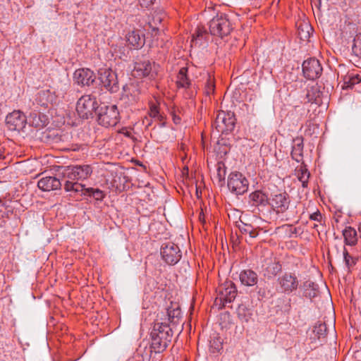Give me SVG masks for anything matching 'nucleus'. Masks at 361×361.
Returning <instances> with one entry per match:
<instances>
[{
	"mask_svg": "<svg viewBox=\"0 0 361 361\" xmlns=\"http://www.w3.org/2000/svg\"><path fill=\"white\" fill-rule=\"evenodd\" d=\"M159 114H160V113L159 111L158 107L156 105H152L150 106V110L149 112V115L150 118L154 119L157 116H159Z\"/></svg>",
	"mask_w": 361,
	"mask_h": 361,
	"instance_id": "obj_44",
	"label": "nucleus"
},
{
	"mask_svg": "<svg viewBox=\"0 0 361 361\" xmlns=\"http://www.w3.org/2000/svg\"><path fill=\"white\" fill-rule=\"evenodd\" d=\"M202 219H204L203 214H200V219L202 220Z\"/></svg>",
	"mask_w": 361,
	"mask_h": 361,
	"instance_id": "obj_52",
	"label": "nucleus"
},
{
	"mask_svg": "<svg viewBox=\"0 0 361 361\" xmlns=\"http://www.w3.org/2000/svg\"><path fill=\"white\" fill-rule=\"evenodd\" d=\"M343 84L342 85L343 89L352 88L355 85L361 82L360 75L353 72H348L345 75H341Z\"/></svg>",
	"mask_w": 361,
	"mask_h": 361,
	"instance_id": "obj_21",
	"label": "nucleus"
},
{
	"mask_svg": "<svg viewBox=\"0 0 361 361\" xmlns=\"http://www.w3.org/2000/svg\"><path fill=\"white\" fill-rule=\"evenodd\" d=\"M344 242L346 245L354 246L357 243V234L355 228L351 226L346 227L343 231Z\"/></svg>",
	"mask_w": 361,
	"mask_h": 361,
	"instance_id": "obj_23",
	"label": "nucleus"
},
{
	"mask_svg": "<svg viewBox=\"0 0 361 361\" xmlns=\"http://www.w3.org/2000/svg\"><path fill=\"white\" fill-rule=\"evenodd\" d=\"M343 257L345 264L348 269L353 267L356 264V259L353 258L345 249H344L343 251Z\"/></svg>",
	"mask_w": 361,
	"mask_h": 361,
	"instance_id": "obj_39",
	"label": "nucleus"
},
{
	"mask_svg": "<svg viewBox=\"0 0 361 361\" xmlns=\"http://www.w3.org/2000/svg\"><path fill=\"white\" fill-rule=\"evenodd\" d=\"M6 123L11 130H20L26 123V117L20 111H13L7 115Z\"/></svg>",
	"mask_w": 361,
	"mask_h": 361,
	"instance_id": "obj_14",
	"label": "nucleus"
},
{
	"mask_svg": "<svg viewBox=\"0 0 361 361\" xmlns=\"http://www.w3.org/2000/svg\"><path fill=\"white\" fill-rule=\"evenodd\" d=\"M249 199L255 207H265L269 203L267 195L260 190H256L250 193Z\"/></svg>",
	"mask_w": 361,
	"mask_h": 361,
	"instance_id": "obj_20",
	"label": "nucleus"
},
{
	"mask_svg": "<svg viewBox=\"0 0 361 361\" xmlns=\"http://www.w3.org/2000/svg\"><path fill=\"white\" fill-rule=\"evenodd\" d=\"M235 121L233 112L221 111L218 113L214 126L219 133L228 134L233 130Z\"/></svg>",
	"mask_w": 361,
	"mask_h": 361,
	"instance_id": "obj_5",
	"label": "nucleus"
},
{
	"mask_svg": "<svg viewBox=\"0 0 361 361\" xmlns=\"http://www.w3.org/2000/svg\"><path fill=\"white\" fill-rule=\"evenodd\" d=\"M155 0H139L140 4L142 7L147 8L154 4Z\"/></svg>",
	"mask_w": 361,
	"mask_h": 361,
	"instance_id": "obj_45",
	"label": "nucleus"
},
{
	"mask_svg": "<svg viewBox=\"0 0 361 361\" xmlns=\"http://www.w3.org/2000/svg\"><path fill=\"white\" fill-rule=\"evenodd\" d=\"M304 294L310 298H314L319 293L318 285L311 281H307L303 284Z\"/></svg>",
	"mask_w": 361,
	"mask_h": 361,
	"instance_id": "obj_28",
	"label": "nucleus"
},
{
	"mask_svg": "<svg viewBox=\"0 0 361 361\" xmlns=\"http://www.w3.org/2000/svg\"><path fill=\"white\" fill-rule=\"evenodd\" d=\"M239 279L242 284L252 286L257 283L258 276L251 269L243 270L240 273Z\"/></svg>",
	"mask_w": 361,
	"mask_h": 361,
	"instance_id": "obj_18",
	"label": "nucleus"
},
{
	"mask_svg": "<svg viewBox=\"0 0 361 361\" xmlns=\"http://www.w3.org/2000/svg\"><path fill=\"white\" fill-rule=\"evenodd\" d=\"M196 192H197V195H198V194H200V192H198V190H196Z\"/></svg>",
	"mask_w": 361,
	"mask_h": 361,
	"instance_id": "obj_55",
	"label": "nucleus"
},
{
	"mask_svg": "<svg viewBox=\"0 0 361 361\" xmlns=\"http://www.w3.org/2000/svg\"><path fill=\"white\" fill-rule=\"evenodd\" d=\"M296 174L298 179L302 183V188H307L310 173L307 169V166L305 165L300 166V168L296 170Z\"/></svg>",
	"mask_w": 361,
	"mask_h": 361,
	"instance_id": "obj_29",
	"label": "nucleus"
},
{
	"mask_svg": "<svg viewBox=\"0 0 361 361\" xmlns=\"http://www.w3.org/2000/svg\"><path fill=\"white\" fill-rule=\"evenodd\" d=\"M358 231H359V233H360V238H361V223H360V225H359Z\"/></svg>",
	"mask_w": 361,
	"mask_h": 361,
	"instance_id": "obj_50",
	"label": "nucleus"
},
{
	"mask_svg": "<svg viewBox=\"0 0 361 361\" xmlns=\"http://www.w3.org/2000/svg\"><path fill=\"white\" fill-rule=\"evenodd\" d=\"M231 30V24L227 16L224 13L217 14L209 22V31L212 35L223 38L228 36Z\"/></svg>",
	"mask_w": 361,
	"mask_h": 361,
	"instance_id": "obj_4",
	"label": "nucleus"
},
{
	"mask_svg": "<svg viewBox=\"0 0 361 361\" xmlns=\"http://www.w3.org/2000/svg\"><path fill=\"white\" fill-rule=\"evenodd\" d=\"M310 30H312L311 26L307 23H302L298 27V35L301 39L306 40L310 36Z\"/></svg>",
	"mask_w": 361,
	"mask_h": 361,
	"instance_id": "obj_35",
	"label": "nucleus"
},
{
	"mask_svg": "<svg viewBox=\"0 0 361 361\" xmlns=\"http://www.w3.org/2000/svg\"><path fill=\"white\" fill-rule=\"evenodd\" d=\"M207 35V31L203 27H197L195 30V34L192 35V40L197 41V39H201L204 38V36Z\"/></svg>",
	"mask_w": 361,
	"mask_h": 361,
	"instance_id": "obj_41",
	"label": "nucleus"
},
{
	"mask_svg": "<svg viewBox=\"0 0 361 361\" xmlns=\"http://www.w3.org/2000/svg\"><path fill=\"white\" fill-rule=\"evenodd\" d=\"M291 156L293 159L299 162L302 157L303 151V139L302 137H296L294 140Z\"/></svg>",
	"mask_w": 361,
	"mask_h": 361,
	"instance_id": "obj_24",
	"label": "nucleus"
},
{
	"mask_svg": "<svg viewBox=\"0 0 361 361\" xmlns=\"http://www.w3.org/2000/svg\"><path fill=\"white\" fill-rule=\"evenodd\" d=\"M353 54L358 59H361V33L356 35L352 46Z\"/></svg>",
	"mask_w": 361,
	"mask_h": 361,
	"instance_id": "obj_34",
	"label": "nucleus"
},
{
	"mask_svg": "<svg viewBox=\"0 0 361 361\" xmlns=\"http://www.w3.org/2000/svg\"><path fill=\"white\" fill-rule=\"evenodd\" d=\"M247 308L245 305H240L238 309V314L240 319H244L245 322L248 321V317L246 315L245 312Z\"/></svg>",
	"mask_w": 361,
	"mask_h": 361,
	"instance_id": "obj_42",
	"label": "nucleus"
},
{
	"mask_svg": "<svg viewBox=\"0 0 361 361\" xmlns=\"http://www.w3.org/2000/svg\"><path fill=\"white\" fill-rule=\"evenodd\" d=\"M310 218L312 220L320 221L322 219V215L319 212H314V213L310 215Z\"/></svg>",
	"mask_w": 361,
	"mask_h": 361,
	"instance_id": "obj_46",
	"label": "nucleus"
},
{
	"mask_svg": "<svg viewBox=\"0 0 361 361\" xmlns=\"http://www.w3.org/2000/svg\"><path fill=\"white\" fill-rule=\"evenodd\" d=\"M68 87V80L62 81L61 87L60 90L59 88L56 89V94L57 96H62L63 97L64 92L66 90L67 87Z\"/></svg>",
	"mask_w": 361,
	"mask_h": 361,
	"instance_id": "obj_43",
	"label": "nucleus"
},
{
	"mask_svg": "<svg viewBox=\"0 0 361 361\" xmlns=\"http://www.w3.org/2000/svg\"><path fill=\"white\" fill-rule=\"evenodd\" d=\"M30 124L35 128H42L47 124V116L39 112H32L29 116Z\"/></svg>",
	"mask_w": 361,
	"mask_h": 361,
	"instance_id": "obj_22",
	"label": "nucleus"
},
{
	"mask_svg": "<svg viewBox=\"0 0 361 361\" xmlns=\"http://www.w3.org/2000/svg\"><path fill=\"white\" fill-rule=\"evenodd\" d=\"M61 180L55 176H45L39 180L38 188L43 191H51L60 189Z\"/></svg>",
	"mask_w": 361,
	"mask_h": 361,
	"instance_id": "obj_17",
	"label": "nucleus"
},
{
	"mask_svg": "<svg viewBox=\"0 0 361 361\" xmlns=\"http://www.w3.org/2000/svg\"><path fill=\"white\" fill-rule=\"evenodd\" d=\"M321 92L317 86H312L307 89L306 97L308 102L317 103L318 99L320 97Z\"/></svg>",
	"mask_w": 361,
	"mask_h": 361,
	"instance_id": "obj_31",
	"label": "nucleus"
},
{
	"mask_svg": "<svg viewBox=\"0 0 361 361\" xmlns=\"http://www.w3.org/2000/svg\"><path fill=\"white\" fill-rule=\"evenodd\" d=\"M278 283L281 293L289 294L298 288L299 281L295 274L285 273L279 277Z\"/></svg>",
	"mask_w": 361,
	"mask_h": 361,
	"instance_id": "obj_13",
	"label": "nucleus"
},
{
	"mask_svg": "<svg viewBox=\"0 0 361 361\" xmlns=\"http://www.w3.org/2000/svg\"><path fill=\"white\" fill-rule=\"evenodd\" d=\"M92 173V169L90 165H75L65 167L62 176L63 178L80 180L88 178Z\"/></svg>",
	"mask_w": 361,
	"mask_h": 361,
	"instance_id": "obj_6",
	"label": "nucleus"
},
{
	"mask_svg": "<svg viewBox=\"0 0 361 361\" xmlns=\"http://www.w3.org/2000/svg\"><path fill=\"white\" fill-rule=\"evenodd\" d=\"M75 82L81 86H90L95 81L96 75L89 68H80L75 71L73 74Z\"/></svg>",
	"mask_w": 361,
	"mask_h": 361,
	"instance_id": "obj_15",
	"label": "nucleus"
},
{
	"mask_svg": "<svg viewBox=\"0 0 361 361\" xmlns=\"http://www.w3.org/2000/svg\"><path fill=\"white\" fill-rule=\"evenodd\" d=\"M180 314V310L177 307L173 310H167L166 311V318L164 319L163 322H167L169 325L170 324H175L178 322V318Z\"/></svg>",
	"mask_w": 361,
	"mask_h": 361,
	"instance_id": "obj_30",
	"label": "nucleus"
},
{
	"mask_svg": "<svg viewBox=\"0 0 361 361\" xmlns=\"http://www.w3.org/2000/svg\"><path fill=\"white\" fill-rule=\"evenodd\" d=\"M173 121L174 123L178 124L180 122V118L175 114L173 115Z\"/></svg>",
	"mask_w": 361,
	"mask_h": 361,
	"instance_id": "obj_49",
	"label": "nucleus"
},
{
	"mask_svg": "<svg viewBox=\"0 0 361 361\" xmlns=\"http://www.w3.org/2000/svg\"><path fill=\"white\" fill-rule=\"evenodd\" d=\"M126 40L128 44L135 49H138L144 44V39L140 37L137 31L129 32L126 35Z\"/></svg>",
	"mask_w": 361,
	"mask_h": 361,
	"instance_id": "obj_25",
	"label": "nucleus"
},
{
	"mask_svg": "<svg viewBox=\"0 0 361 361\" xmlns=\"http://www.w3.org/2000/svg\"><path fill=\"white\" fill-rule=\"evenodd\" d=\"M2 157L1 149L0 148V158Z\"/></svg>",
	"mask_w": 361,
	"mask_h": 361,
	"instance_id": "obj_54",
	"label": "nucleus"
},
{
	"mask_svg": "<svg viewBox=\"0 0 361 361\" xmlns=\"http://www.w3.org/2000/svg\"><path fill=\"white\" fill-rule=\"evenodd\" d=\"M160 253L162 259L169 265L177 264L182 256L179 247L171 242L164 244Z\"/></svg>",
	"mask_w": 361,
	"mask_h": 361,
	"instance_id": "obj_10",
	"label": "nucleus"
},
{
	"mask_svg": "<svg viewBox=\"0 0 361 361\" xmlns=\"http://www.w3.org/2000/svg\"><path fill=\"white\" fill-rule=\"evenodd\" d=\"M99 80L106 90L116 93L119 90L117 74L111 68H101L98 71Z\"/></svg>",
	"mask_w": 361,
	"mask_h": 361,
	"instance_id": "obj_7",
	"label": "nucleus"
},
{
	"mask_svg": "<svg viewBox=\"0 0 361 361\" xmlns=\"http://www.w3.org/2000/svg\"><path fill=\"white\" fill-rule=\"evenodd\" d=\"M302 68L304 77L312 80L319 78L323 71L319 61L315 58H310L305 60Z\"/></svg>",
	"mask_w": 361,
	"mask_h": 361,
	"instance_id": "obj_11",
	"label": "nucleus"
},
{
	"mask_svg": "<svg viewBox=\"0 0 361 361\" xmlns=\"http://www.w3.org/2000/svg\"><path fill=\"white\" fill-rule=\"evenodd\" d=\"M326 329L327 328L325 323H317L314 326L313 331L319 338L326 335Z\"/></svg>",
	"mask_w": 361,
	"mask_h": 361,
	"instance_id": "obj_36",
	"label": "nucleus"
},
{
	"mask_svg": "<svg viewBox=\"0 0 361 361\" xmlns=\"http://www.w3.org/2000/svg\"><path fill=\"white\" fill-rule=\"evenodd\" d=\"M210 348H212L213 353L219 352L222 349V341L219 337H214L210 341Z\"/></svg>",
	"mask_w": 361,
	"mask_h": 361,
	"instance_id": "obj_37",
	"label": "nucleus"
},
{
	"mask_svg": "<svg viewBox=\"0 0 361 361\" xmlns=\"http://www.w3.org/2000/svg\"><path fill=\"white\" fill-rule=\"evenodd\" d=\"M196 192H197V195H198V194H200V192H198V190H196Z\"/></svg>",
	"mask_w": 361,
	"mask_h": 361,
	"instance_id": "obj_56",
	"label": "nucleus"
},
{
	"mask_svg": "<svg viewBox=\"0 0 361 361\" xmlns=\"http://www.w3.org/2000/svg\"><path fill=\"white\" fill-rule=\"evenodd\" d=\"M238 228L241 233L249 234L251 238H256L259 234V231L256 228H254L250 224L241 222V224L238 225Z\"/></svg>",
	"mask_w": 361,
	"mask_h": 361,
	"instance_id": "obj_32",
	"label": "nucleus"
},
{
	"mask_svg": "<svg viewBox=\"0 0 361 361\" xmlns=\"http://www.w3.org/2000/svg\"><path fill=\"white\" fill-rule=\"evenodd\" d=\"M290 202L289 195L284 192L273 195L269 204L277 213H284L288 209Z\"/></svg>",
	"mask_w": 361,
	"mask_h": 361,
	"instance_id": "obj_16",
	"label": "nucleus"
},
{
	"mask_svg": "<svg viewBox=\"0 0 361 361\" xmlns=\"http://www.w3.org/2000/svg\"><path fill=\"white\" fill-rule=\"evenodd\" d=\"M64 179V189L66 192H73L75 193L81 192L83 195L85 188L84 185L71 179Z\"/></svg>",
	"mask_w": 361,
	"mask_h": 361,
	"instance_id": "obj_26",
	"label": "nucleus"
},
{
	"mask_svg": "<svg viewBox=\"0 0 361 361\" xmlns=\"http://www.w3.org/2000/svg\"><path fill=\"white\" fill-rule=\"evenodd\" d=\"M97 116L99 124L105 128L114 127L120 121L119 111L117 106L114 104L100 105Z\"/></svg>",
	"mask_w": 361,
	"mask_h": 361,
	"instance_id": "obj_2",
	"label": "nucleus"
},
{
	"mask_svg": "<svg viewBox=\"0 0 361 361\" xmlns=\"http://www.w3.org/2000/svg\"><path fill=\"white\" fill-rule=\"evenodd\" d=\"M188 68L183 67L180 69L177 75V86L182 88H188L191 84L187 75Z\"/></svg>",
	"mask_w": 361,
	"mask_h": 361,
	"instance_id": "obj_27",
	"label": "nucleus"
},
{
	"mask_svg": "<svg viewBox=\"0 0 361 361\" xmlns=\"http://www.w3.org/2000/svg\"><path fill=\"white\" fill-rule=\"evenodd\" d=\"M151 352L161 353L164 352L171 341L173 331L169 325L166 322H157L150 333Z\"/></svg>",
	"mask_w": 361,
	"mask_h": 361,
	"instance_id": "obj_1",
	"label": "nucleus"
},
{
	"mask_svg": "<svg viewBox=\"0 0 361 361\" xmlns=\"http://www.w3.org/2000/svg\"><path fill=\"white\" fill-rule=\"evenodd\" d=\"M228 188L236 195H243L248 189V180L240 172H232L228 178Z\"/></svg>",
	"mask_w": 361,
	"mask_h": 361,
	"instance_id": "obj_8",
	"label": "nucleus"
},
{
	"mask_svg": "<svg viewBox=\"0 0 361 361\" xmlns=\"http://www.w3.org/2000/svg\"><path fill=\"white\" fill-rule=\"evenodd\" d=\"M202 219H204L203 214H200V219L202 220Z\"/></svg>",
	"mask_w": 361,
	"mask_h": 361,
	"instance_id": "obj_51",
	"label": "nucleus"
},
{
	"mask_svg": "<svg viewBox=\"0 0 361 361\" xmlns=\"http://www.w3.org/2000/svg\"><path fill=\"white\" fill-rule=\"evenodd\" d=\"M154 119H156L160 122V123H159L160 127L165 126L166 123L164 121V116L162 114H159V116H157Z\"/></svg>",
	"mask_w": 361,
	"mask_h": 361,
	"instance_id": "obj_47",
	"label": "nucleus"
},
{
	"mask_svg": "<svg viewBox=\"0 0 361 361\" xmlns=\"http://www.w3.org/2000/svg\"><path fill=\"white\" fill-rule=\"evenodd\" d=\"M100 105L96 97L91 94L82 96L77 102L76 111L79 116L82 119H87L92 117L94 114L97 113Z\"/></svg>",
	"mask_w": 361,
	"mask_h": 361,
	"instance_id": "obj_3",
	"label": "nucleus"
},
{
	"mask_svg": "<svg viewBox=\"0 0 361 361\" xmlns=\"http://www.w3.org/2000/svg\"><path fill=\"white\" fill-rule=\"evenodd\" d=\"M290 219H291V216H286V221H288V220H290Z\"/></svg>",
	"mask_w": 361,
	"mask_h": 361,
	"instance_id": "obj_53",
	"label": "nucleus"
},
{
	"mask_svg": "<svg viewBox=\"0 0 361 361\" xmlns=\"http://www.w3.org/2000/svg\"><path fill=\"white\" fill-rule=\"evenodd\" d=\"M83 195L92 197L96 200H102L103 198L104 197V194L103 191L98 188H85Z\"/></svg>",
	"mask_w": 361,
	"mask_h": 361,
	"instance_id": "obj_33",
	"label": "nucleus"
},
{
	"mask_svg": "<svg viewBox=\"0 0 361 361\" xmlns=\"http://www.w3.org/2000/svg\"><path fill=\"white\" fill-rule=\"evenodd\" d=\"M214 89H215L214 82L209 77V79L207 80V82L205 85V90H204L205 94L207 95H210L211 94H213L214 92Z\"/></svg>",
	"mask_w": 361,
	"mask_h": 361,
	"instance_id": "obj_40",
	"label": "nucleus"
},
{
	"mask_svg": "<svg viewBox=\"0 0 361 361\" xmlns=\"http://www.w3.org/2000/svg\"><path fill=\"white\" fill-rule=\"evenodd\" d=\"M264 275L268 279L276 276L282 269L281 264L276 260H269L263 265Z\"/></svg>",
	"mask_w": 361,
	"mask_h": 361,
	"instance_id": "obj_19",
	"label": "nucleus"
},
{
	"mask_svg": "<svg viewBox=\"0 0 361 361\" xmlns=\"http://www.w3.org/2000/svg\"><path fill=\"white\" fill-rule=\"evenodd\" d=\"M159 68L158 64L148 60L137 61L135 63L133 75L137 77H148L149 79H154L158 75Z\"/></svg>",
	"mask_w": 361,
	"mask_h": 361,
	"instance_id": "obj_9",
	"label": "nucleus"
},
{
	"mask_svg": "<svg viewBox=\"0 0 361 361\" xmlns=\"http://www.w3.org/2000/svg\"><path fill=\"white\" fill-rule=\"evenodd\" d=\"M162 20L163 17L161 15L156 14L153 16L152 20L149 22V25L152 30H158L159 27H157V25L160 24Z\"/></svg>",
	"mask_w": 361,
	"mask_h": 361,
	"instance_id": "obj_38",
	"label": "nucleus"
},
{
	"mask_svg": "<svg viewBox=\"0 0 361 361\" xmlns=\"http://www.w3.org/2000/svg\"><path fill=\"white\" fill-rule=\"evenodd\" d=\"M142 122H143V124H145L147 128H148L149 126H150L152 125V120L147 117H145L143 119Z\"/></svg>",
	"mask_w": 361,
	"mask_h": 361,
	"instance_id": "obj_48",
	"label": "nucleus"
},
{
	"mask_svg": "<svg viewBox=\"0 0 361 361\" xmlns=\"http://www.w3.org/2000/svg\"><path fill=\"white\" fill-rule=\"evenodd\" d=\"M218 297L224 303L233 302L237 295V288L231 281H226L216 289Z\"/></svg>",
	"mask_w": 361,
	"mask_h": 361,
	"instance_id": "obj_12",
	"label": "nucleus"
}]
</instances>
